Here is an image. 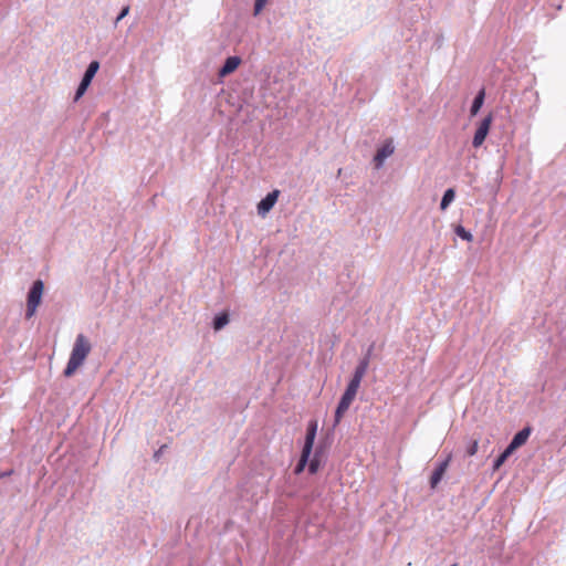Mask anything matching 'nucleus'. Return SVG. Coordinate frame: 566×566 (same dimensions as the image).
Segmentation results:
<instances>
[{"instance_id": "8", "label": "nucleus", "mask_w": 566, "mask_h": 566, "mask_svg": "<svg viewBox=\"0 0 566 566\" xmlns=\"http://www.w3.org/2000/svg\"><path fill=\"white\" fill-rule=\"evenodd\" d=\"M317 427H318V423H317L316 420H311L308 422L307 430H306L305 442H304V446H303L304 450L312 451L313 446H314V441H315V437H316V432H317Z\"/></svg>"}, {"instance_id": "18", "label": "nucleus", "mask_w": 566, "mask_h": 566, "mask_svg": "<svg viewBox=\"0 0 566 566\" xmlns=\"http://www.w3.org/2000/svg\"><path fill=\"white\" fill-rule=\"evenodd\" d=\"M129 10H130L129 6H125L122 8L120 12L118 13V15L116 17V19L114 21V28H116L118 25L119 21H122L126 15H128Z\"/></svg>"}, {"instance_id": "3", "label": "nucleus", "mask_w": 566, "mask_h": 566, "mask_svg": "<svg viewBox=\"0 0 566 566\" xmlns=\"http://www.w3.org/2000/svg\"><path fill=\"white\" fill-rule=\"evenodd\" d=\"M99 70V62L98 61H92L87 69L84 72V75L76 88L75 95H74V102H77L87 91L88 86L92 83V80L96 75L97 71Z\"/></svg>"}, {"instance_id": "12", "label": "nucleus", "mask_w": 566, "mask_h": 566, "mask_svg": "<svg viewBox=\"0 0 566 566\" xmlns=\"http://www.w3.org/2000/svg\"><path fill=\"white\" fill-rule=\"evenodd\" d=\"M484 98H485V91H484V88H482L478 92V94L475 95V97L472 102V105L470 108L471 116H475L479 113V111L481 109V107L484 103Z\"/></svg>"}, {"instance_id": "20", "label": "nucleus", "mask_w": 566, "mask_h": 566, "mask_svg": "<svg viewBox=\"0 0 566 566\" xmlns=\"http://www.w3.org/2000/svg\"><path fill=\"white\" fill-rule=\"evenodd\" d=\"M360 382H361V379H357V378L353 377L347 386V389L355 391L357 394Z\"/></svg>"}, {"instance_id": "15", "label": "nucleus", "mask_w": 566, "mask_h": 566, "mask_svg": "<svg viewBox=\"0 0 566 566\" xmlns=\"http://www.w3.org/2000/svg\"><path fill=\"white\" fill-rule=\"evenodd\" d=\"M368 365H369V359L367 357L364 358L363 360H360V363L358 364V366L355 369L353 377H355L357 379H363L367 371Z\"/></svg>"}, {"instance_id": "4", "label": "nucleus", "mask_w": 566, "mask_h": 566, "mask_svg": "<svg viewBox=\"0 0 566 566\" xmlns=\"http://www.w3.org/2000/svg\"><path fill=\"white\" fill-rule=\"evenodd\" d=\"M491 123H492V115H488L486 117H484L481 120V123L473 136V140H472L473 147L478 148L484 143V140L489 134Z\"/></svg>"}, {"instance_id": "10", "label": "nucleus", "mask_w": 566, "mask_h": 566, "mask_svg": "<svg viewBox=\"0 0 566 566\" xmlns=\"http://www.w3.org/2000/svg\"><path fill=\"white\" fill-rule=\"evenodd\" d=\"M241 63V59L239 56H229L226 59L223 65L219 70L220 76L229 75L234 72Z\"/></svg>"}, {"instance_id": "21", "label": "nucleus", "mask_w": 566, "mask_h": 566, "mask_svg": "<svg viewBox=\"0 0 566 566\" xmlns=\"http://www.w3.org/2000/svg\"><path fill=\"white\" fill-rule=\"evenodd\" d=\"M478 448H479V442L478 440H474L470 447L467 449V454L469 457H473L476 452H478Z\"/></svg>"}, {"instance_id": "26", "label": "nucleus", "mask_w": 566, "mask_h": 566, "mask_svg": "<svg viewBox=\"0 0 566 566\" xmlns=\"http://www.w3.org/2000/svg\"><path fill=\"white\" fill-rule=\"evenodd\" d=\"M452 566H457V564H453Z\"/></svg>"}, {"instance_id": "2", "label": "nucleus", "mask_w": 566, "mask_h": 566, "mask_svg": "<svg viewBox=\"0 0 566 566\" xmlns=\"http://www.w3.org/2000/svg\"><path fill=\"white\" fill-rule=\"evenodd\" d=\"M43 291V281L35 280L28 292L25 318H31L35 314V311L41 303Z\"/></svg>"}, {"instance_id": "7", "label": "nucleus", "mask_w": 566, "mask_h": 566, "mask_svg": "<svg viewBox=\"0 0 566 566\" xmlns=\"http://www.w3.org/2000/svg\"><path fill=\"white\" fill-rule=\"evenodd\" d=\"M451 458H452L451 454H449L446 458V460H443L441 463H439L438 467L432 472V474L430 476V486H431V489H436L438 486V484L440 483V481L442 480L444 473L448 470V467L450 464Z\"/></svg>"}, {"instance_id": "9", "label": "nucleus", "mask_w": 566, "mask_h": 566, "mask_svg": "<svg viewBox=\"0 0 566 566\" xmlns=\"http://www.w3.org/2000/svg\"><path fill=\"white\" fill-rule=\"evenodd\" d=\"M530 434L531 428L527 427L522 429L514 436L507 447L514 452L517 448L522 447L527 441Z\"/></svg>"}, {"instance_id": "25", "label": "nucleus", "mask_w": 566, "mask_h": 566, "mask_svg": "<svg viewBox=\"0 0 566 566\" xmlns=\"http://www.w3.org/2000/svg\"><path fill=\"white\" fill-rule=\"evenodd\" d=\"M213 318H220V319L230 318V314L228 311H221L220 313L216 314L213 316Z\"/></svg>"}, {"instance_id": "22", "label": "nucleus", "mask_w": 566, "mask_h": 566, "mask_svg": "<svg viewBox=\"0 0 566 566\" xmlns=\"http://www.w3.org/2000/svg\"><path fill=\"white\" fill-rule=\"evenodd\" d=\"M318 470V461L316 459L312 460L308 465V471L311 474L316 473Z\"/></svg>"}, {"instance_id": "1", "label": "nucleus", "mask_w": 566, "mask_h": 566, "mask_svg": "<svg viewBox=\"0 0 566 566\" xmlns=\"http://www.w3.org/2000/svg\"><path fill=\"white\" fill-rule=\"evenodd\" d=\"M92 350V345L90 339L83 334H78L75 338L69 361L63 371L65 377L73 376L77 369L84 364L87 356Z\"/></svg>"}, {"instance_id": "5", "label": "nucleus", "mask_w": 566, "mask_h": 566, "mask_svg": "<svg viewBox=\"0 0 566 566\" xmlns=\"http://www.w3.org/2000/svg\"><path fill=\"white\" fill-rule=\"evenodd\" d=\"M395 151V146L392 140H387L376 153L374 156L375 166L377 169L381 168L385 160L390 157Z\"/></svg>"}, {"instance_id": "11", "label": "nucleus", "mask_w": 566, "mask_h": 566, "mask_svg": "<svg viewBox=\"0 0 566 566\" xmlns=\"http://www.w3.org/2000/svg\"><path fill=\"white\" fill-rule=\"evenodd\" d=\"M352 402L353 401L350 399H347L344 396H342L340 401L335 411V426H337L340 422L344 413L348 410Z\"/></svg>"}, {"instance_id": "6", "label": "nucleus", "mask_w": 566, "mask_h": 566, "mask_svg": "<svg viewBox=\"0 0 566 566\" xmlns=\"http://www.w3.org/2000/svg\"><path fill=\"white\" fill-rule=\"evenodd\" d=\"M280 191L273 190L269 192L261 201L258 203V213L260 216H265L275 205L277 201Z\"/></svg>"}, {"instance_id": "16", "label": "nucleus", "mask_w": 566, "mask_h": 566, "mask_svg": "<svg viewBox=\"0 0 566 566\" xmlns=\"http://www.w3.org/2000/svg\"><path fill=\"white\" fill-rule=\"evenodd\" d=\"M512 453L513 451L509 447H506V449L495 460L493 470H499Z\"/></svg>"}, {"instance_id": "13", "label": "nucleus", "mask_w": 566, "mask_h": 566, "mask_svg": "<svg viewBox=\"0 0 566 566\" xmlns=\"http://www.w3.org/2000/svg\"><path fill=\"white\" fill-rule=\"evenodd\" d=\"M455 191L453 188H448L441 199L440 209L446 210L454 200Z\"/></svg>"}, {"instance_id": "24", "label": "nucleus", "mask_w": 566, "mask_h": 566, "mask_svg": "<svg viewBox=\"0 0 566 566\" xmlns=\"http://www.w3.org/2000/svg\"><path fill=\"white\" fill-rule=\"evenodd\" d=\"M356 395L357 394L355 391L348 390L347 388H346L345 392L343 394V396L345 398L350 399L352 401H354Z\"/></svg>"}, {"instance_id": "14", "label": "nucleus", "mask_w": 566, "mask_h": 566, "mask_svg": "<svg viewBox=\"0 0 566 566\" xmlns=\"http://www.w3.org/2000/svg\"><path fill=\"white\" fill-rule=\"evenodd\" d=\"M311 452L312 451H308V450L307 451L304 449L302 450L301 458H300L298 463L296 464L295 470H294L296 474H300L301 472L304 471V469L307 464L308 458L311 455Z\"/></svg>"}, {"instance_id": "17", "label": "nucleus", "mask_w": 566, "mask_h": 566, "mask_svg": "<svg viewBox=\"0 0 566 566\" xmlns=\"http://www.w3.org/2000/svg\"><path fill=\"white\" fill-rule=\"evenodd\" d=\"M454 232L455 234L461 238L462 240L467 241V242H471L473 240V235L470 231H468L461 224H458L455 228H454Z\"/></svg>"}, {"instance_id": "19", "label": "nucleus", "mask_w": 566, "mask_h": 566, "mask_svg": "<svg viewBox=\"0 0 566 566\" xmlns=\"http://www.w3.org/2000/svg\"><path fill=\"white\" fill-rule=\"evenodd\" d=\"M268 0H255L253 8V15L256 17L261 13L263 8L265 7Z\"/></svg>"}, {"instance_id": "23", "label": "nucleus", "mask_w": 566, "mask_h": 566, "mask_svg": "<svg viewBox=\"0 0 566 566\" xmlns=\"http://www.w3.org/2000/svg\"><path fill=\"white\" fill-rule=\"evenodd\" d=\"M229 321H213V329L216 332L220 331L221 328H223L226 326V324L228 323Z\"/></svg>"}]
</instances>
